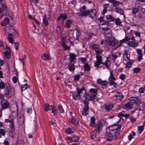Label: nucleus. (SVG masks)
Returning a JSON list of instances; mask_svg holds the SVG:
<instances>
[{
	"mask_svg": "<svg viewBox=\"0 0 145 145\" xmlns=\"http://www.w3.org/2000/svg\"><path fill=\"white\" fill-rule=\"evenodd\" d=\"M102 29L103 33L106 37L109 38L112 36V32L109 28L102 27Z\"/></svg>",
	"mask_w": 145,
	"mask_h": 145,
	"instance_id": "1a4fd4ad",
	"label": "nucleus"
},
{
	"mask_svg": "<svg viewBox=\"0 0 145 145\" xmlns=\"http://www.w3.org/2000/svg\"><path fill=\"white\" fill-rule=\"evenodd\" d=\"M129 36H126L125 38L123 40L120 41V44H119V46L122 44L126 42L127 44V43L128 41L129 40Z\"/></svg>",
	"mask_w": 145,
	"mask_h": 145,
	"instance_id": "e433bc0d",
	"label": "nucleus"
},
{
	"mask_svg": "<svg viewBox=\"0 0 145 145\" xmlns=\"http://www.w3.org/2000/svg\"><path fill=\"white\" fill-rule=\"evenodd\" d=\"M98 133L97 132H95L94 131L91 133V137L92 139H94L96 137V133Z\"/></svg>",
	"mask_w": 145,
	"mask_h": 145,
	"instance_id": "bf43d9fd",
	"label": "nucleus"
},
{
	"mask_svg": "<svg viewBox=\"0 0 145 145\" xmlns=\"http://www.w3.org/2000/svg\"><path fill=\"white\" fill-rule=\"evenodd\" d=\"M107 44L109 46L112 47L115 46L114 48V49H117L119 46L118 45V41L116 40H112V39H109L107 40Z\"/></svg>",
	"mask_w": 145,
	"mask_h": 145,
	"instance_id": "9b49d317",
	"label": "nucleus"
},
{
	"mask_svg": "<svg viewBox=\"0 0 145 145\" xmlns=\"http://www.w3.org/2000/svg\"><path fill=\"white\" fill-rule=\"evenodd\" d=\"M141 70V69L140 68H136L133 69V72L135 73H138Z\"/></svg>",
	"mask_w": 145,
	"mask_h": 145,
	"instance_id": "774afa93",
	"label": "nucleus"
},
{
	"mask_svg": "<svg viewBox=\"0 0 145 145\" xmlns=\"http://www.w3.org/2000/svg\"><path fill=\"white\" fill-rule=\"evenodd\" d=\"M57 109L60 113H64V110L63 109L62 105L60 104H59L57 106Z\"/></svg>",
	"mask_w": 145,
	"mask_h": 145,
	"instance_id": "37998d69",
	"label": "nucleus"
},
{
	"mask_svg": "<svg viewBox=\"0 0 145 145\" xmlns=\"http://www.w3.org/2000/svg\"><path fill=\"white\" fill-rule=\"evenodd\" d=\"M83 74V73L81 72L80 74L74 75V80L75 81H78L80 77V76L82 75Z\"/></svg>",
	"mask_w": 145,
	"mask_h": 145,
	"instance_id": "a19ab883",
	"label": "nucleus"
},
{
	"mask_svg": "<svg viewBox=\"0 0 145 145\" xmlns=\"http://www.w3.org/2000/svg\"><path fill=\"white\" fill-rule=\"evenodd\" d=\"M88 11L87 16L89 15V17L93 19L96 17V11L95 9H91L90 10H88Z\"/></svg>",
	"mask_w": 145,
	"mask_h": 145,
	"instance_id": "f8f14e48",
	"label": "nucleus"
},
{
	"mask_svg": "<svg viewBox=\"0 0 145 145\" xmlns=\"http://www.w3.org/2000/svg\"><path fill=\"white\" fill-rule=\"evenodd\" d=\"M137 17L139 19L143 20L145 19V14L142 13L139 14Z\"/></svg>",
	"mask_w": 145,
	"mask_h": 145,
	"instance_id": "680f3d73",
	"label": "nucleus"
},
{
	"mask_svg": "<svg viewBox=\"0 0 145 145\" xmlns=\"http://www.w3.org/2000/svg\"><path fill=\"white\" fill-rule=\"evenodd\" d=\"M90 48L92 50H95V51L99 48L98 45L95 44H92L90 45Z\"/></svg>",
	"mask_w": 145,
	"mask_h": 145,
	"instance_id": "c9c22d12",
	"label": "nucleus"
},
{
	"mask_svg": "<svg viewBox=\"0 0 145 145\" xmlns=\"http://www.w3.org/2000/svg\"><path fill=\"white\" fill-rule=\"evenodd\" d=\"M68 68L70 71L74 72L75 69L74 64L72 62H70L68 64Z\"/></svg>",
	"mask_w": 145,
	"mask_h": 145,
	"instance_id": "393cba45",
	"label": "nucleus"
},
{
	"mask_svg": "<svg viewBox=\"0 0 145 145\" xmlns=\"http://www.w3.org/2000/svg\"><path fill=\"white\" fill-rule=\"evenodd\" d=\"M15 125L10 126L8 129V134L12 138L15 137L16 133L15 131Z\"/></svg>",
	"mask_w": 145,
	"mask_h": 145,
	"instance_id": "ddd939ff",
	"label": "nucleus"
},
{
	"mask_svg": "<svg viewBox=\"0 0 145 145\" xmlns=\"http://www.w3.org/2000/svg\"><path fill=\"white\" fill-rule=\"evenodd\" d=\"M125 106L126 108L131 109L133 107V104L132 102H128L126 103L125 105Z\"/></svg>",
	"mask_w": 145,
	"mask_h": 145,
	"instance_id": "c03bdc74",
	"label": "nucleus"
},
{
	"mask_svg": "<svg viewBox=\"0 0 145 145\" xmlns=\"http://www.w3.org/2000/svg\"><path fill=\"white\" fill-rule=\"evenodd\" d=\"M21 90L22 91L25 90L27 88H29V86H28L27 84L24 85H22L21 86Z\"/></svg>",
	"mask_w": 145,
	"mask_h": 145,
	"instance_id": "3c124183",
	"label": "nucleus"
},
{
	"mask_svg": "<svg viewBox=\"0 0 145 145\" xmlns=\"http://www.w3.org/2000/svg\"><path fill=\"white\" fill-rule=\"evenodd\" d=\"M136 52L138 55H143L142 50L140 49H137L136 50Z\"/></svg>",
	"mask_w": 145,
	"mask_h": 145,
	"instance_id": "69168bd1",
	"label": "nucleus"
},
{
	"mask_svg": "<svg viewBox=\"0 0 145 145\" xmlns=\"http://www.w3.org/2000/svg\"><path fill=\"white\" fill-rule=\"evenodd\" d=\"M5 122L10 123V126H11L15 125L14 121L13 118L5 119Z\"/></svg>",
	"mask_w": 145,
	"mask_h": 145,
	"instance_id": "cd10ccee",
	"label": "nucleus"
},
{
	"mask_svg": "<svg viewBox=\"0 0 145 145\" xmlns=\"http://www.w3.org/2000/svg\"><path fill=\"white\" fill-rule=\"evenodd\" d=\"M8 29L9 30L8 33V36L11 35L12 37H14L16 35L17 33V31L14 29V27L12 26H10L8 27H7L6 28L5 30H7Z\"/></svg>",
	"mask_w": 145,
	"mask_h": 145,
	"instance_id": "9d476101",
	"label": "nucleus"
},
{
	"mask_svg": "<svg viewBox=\"0 0 145 145\" xmlns=\"http://www.w3.org/2000/svg\"><path fill=\"white\" fill-rule=\"evenodd\" d=\"M25 121V117L24 115L20 116L18 119V121L19 125L21 126L23 125Z\"/></svg>",
	"mask_w": 145,
	"mask_h": 145,
	"instance_id": "412c9836",
	"label": "nucleus"
},
{
	"mask_svg": "<svg viewBox=\"0 0 145 145\" xmlns=\"http://www.w3.org/2000/svg\"><path fill=\"white\" fill-rule=\"evenodd\" d=\"M72 97L74 99L78 100L80 98V96L77 91L76 92H72Z\"/></svg>",
	"mask_w": 145,
	"mask_h": 145,
	"instance_id": "bb28decb",
	"label": "nucleus"
},
{
	"mask_svg": "<svg viewBox=\"0 0 145 145\" xmlns=\"http://www.w3.org/2000/svg\"><path fill=\"white\" fill-rule=\"evenodd\" d=\"M109 4H105L103 5V9L102 12L103 14H104L107 11V8L109 6Z\"/></svg>",
	"mask_w": 145,
	"mask_h": 145,
	"instance_id": "7c9ffc66",
	"label": "nucleus"
},
{
	"mask_svg": "<svg viewBox=\"0 0 145 145\" xmlns=\"http://www.w3.org/2000/svg\"><path fill=\"white\" fill-rule=\"evenodd\" d=\"M103 125L102 122L101 121H99L94 126V127L95 129L94 130L95 132H97L99 134L101 132L103 129Z\"/></svg>",
	"mask_w": 145,
	"mask_h": 145,
	"instance_id": "39448f33",
	"label": "nucleus"
},
{
	"mask_svg": "<svg viewBox=\"0 0 145 145\" xmlns=\"http://www.w3.org/2000/svg\"><path fill=\"white\" fill-rule=\"evenodd\" d=\"M113 107V105L111 104H105L103 108L106 111L109 112L112 110Z\"/></svg>",
	"mask_w": 145,
	"mask_h": 145,
	"instance_id": "dca6fc26",
	"label": "nucleus"
},
{
	"mask_svg": "<svg viewBox=\"0 0 145 145\" xmlns=\"http://www.w3.org/2000/svg\"><path fill=\"white\" fill-rule=\"evenodd\" d=\"M65 132L67 134H70L73 132V129L69 128L65 130Z\"/></svg>",
	"mask_w": 145,
	"mask_h": 145,
	"instance_id": "6e6d98bb",
	"label": "nucleus"
},
{
	"mask_svg": "<svg viewBox=\"0 0 145 145\" xmlns=\"http://www.w3.org/2000/svg\"><path fill=\"white\" fill-rule=\"evenodd\" d=\"M83 67L84 68V71H89L91 70L90 67L88 63L84 65Z\"/></svg>",
	"mask_w": 145,
	"mask_h": 145,
	"instance_id": "79ce46f5",
	"label": "nucleus"
},
{
	"mask_svg": "<svg viewBox=\"0 0 145 145\" xmlns=\"http://www.w3.org/2000/svg\"><path fill=\"white\" fill-rule=\"evenodd\" d=\"M129 40H128L129 41L127 43V44L128 46L134 48L137 47L138 46V44L136 42L134 37H131L129 36Z\"/></svg>",
	"mask_w": 145,
	"mask_h": 145,
	"instance_id": "20e7f679",
	"label": "nucleus"
},
{
	"mask_svg": "<svg viewBox=\"0 0 145 145\" xmlns=\"http://www.w3.org/2000/svg\"><path fill=\"white\" fill-rule=\"evenodd\" d=\"M113 127L114 126L110 127L106 130L105 135V138L107 141H111L113 139L114 133L113 130Z\"/></svg>",
	"mask_w": 145,
	"mask_h": 145,
	"instance_id": "f03ea898",
	"label": "nucleus"
},
{
	"mask_svg": "<svg viewBox=\"0 0 145 145\" xmlns=\"http://www.w3.org/2000/svg\"><path fill=\"white\" fill-rule=\"evenodd\" d=\"M98 84L100 85L104 86L103 88L105 87L107 85V81L105 80H103L101 79H98L97 80Z\"/></svg>",
	"mask_w": 145,
	"mask_h": 145,
	"instance_id": "aec40b11",
	"label": "nucleus"
},
{
	"mask_svg": "<svg viewBox=\"0 0 145 145\" xmlns=\"http://www.w3.org/2000/svg\"><path fill=\"white\" fill-rule=\"evenodd\" d=\"M62 45L64 50H69L70 48V47L69 46H67L65 42L62 43Z\"/></svg>",
	"mask_w": 145,
	"mask_h": 145,
	"instance_id": "49530a36",
	"label": "nucleus"
},
{
	"mask_svg": "<svg viewBox=\"0 0 145 145\" xmlns=\"http://www.w3.org/2000/svg\"><path fill=\"white\" fill-rule=\"evenodd\" d=\"M115 119L116 122L114 124L115 125H118L120 121L121 120V118H120L119 116L116 117L115 118Z\"/></svg>",
	"mask_w": 145,
	"mask_h": 145,
	"instance_id": "603ef678",
	"label": "nucleus"
},
{
	"mask_svg": "<svg viewBox=\"0 0 145 145\" xmlns=\"http://www.w3.org/2000/svg\"><path fill=\"white\" fill-rule=\"evenodd\" d=\"M4 54L5 57L7 59H9L11 55L10 51H6L4 52Z\"/></svg>",
	"mask_w": 145,
	"mask_h": 145,
	"instance_id": "de8ad7c7",
	"label": "nucleus"
},
{
	"mask_svg": "<svg viewBox=\"0 0 145 145\" xmlns=\"http://www.w3.org/2000/svg\"><path fill=\"white\" fill-rule=\"evenodd\" d=\"M113 131L114 134V138L115 140H117L120 137V133L121 131V127L119 126L116 129H114L113 127Z\"/></svg>",
	"mask_w": 145,
	"mask_h": 145,
	"instance_id": "423d86ee",
	"label": "nucleus"
},
{
	"mask_svg": "<svg viewBox=\"0 0 145 145\" xmlns=\"http://www.w3.org/2000/svg\"><path fill=\"white\" fill-rule=\"evenodd\" d=\"M76 90L80 96H81V93H83V91H84V92H85L86 91L84 87H83L82 88L80 89L77 88Z\"/></svg>",
	"mask_w": 145,
	"mask_h": 145,
	"instance_id": "864d4df0",
	"label": "nucleus"
},
{
	"mask_svg": "<svg viewBox=\"0 0 145 145\" xmlns=\"http://www.w3.org/2000/svg\"><path fill=\"white\" fill-rule=\"evenodd\" d=\"M70 114L71 117L70 118L71 119L72 123L74 125H77L79 123V121L76 118H75L72 116V112H70Z\"/></svg>",
	"mask_w": 145,
	"mask_h": 145,
	"instance_id": "4468645a",
	"label": "nucleus"
},
{
	"mask_svg": "<svg viewBox=\"0 0 145 145\" xmlns=\"http://www.w3.org/2000/svg\"><path fill=\"white\" fill-rule=\"evenodd\" d=\"M115 11L119 13L120 14H123V12L122 9L121 8L118 7H116L115 9Z\"/></svg>",
	"mask_w": 145,
	"mask_h": 145,
	"instance_id": "f704fd0d",
	"label": "nucleus"
},
{
	"mask_svg": "<svg viewBox=\"0 0 145 145\" xmlns=\"http://www.w3.org/2000/svg\"><path fill=\"white\" fill-rule=\"evenodd\" d=\"M115 21V23L117 25H120L122 23V22L121 21L120 19L119 18H117Z\"/></svg>",
	"mask_w": 145,
	"mask_h": 145,
	"instance_id": "052dcab7",
	"label": "nucleus"
},
{
	"mask_svg": "<svg viewBox=\"0 0 145 145\" xmlns=\"http://www.w3.org/2000/svg\"><path fill=\"white\" fill-rule=\"evenodd\" d=\"M72 137V142H77L79 140V137L76 136H74Z\"/></svg>",
	"mask_w": 145,
	"mask_h": 145,
	"instance_id": "4d7b16f0",
	"label": "nucleus"
},
{
	"mask_svg": "<svg viewBox=\"0 0 145 145\" xmlns=\"http://www.w3.org/2000/svg\"><path fill=\"white\" fill-rule=\"evenodd\" d=\"M144 129V126L142 125L138 127V134H140L143 131Z\"/></svg>",
	"mask_w": 145,
	"mask_h": 145,
	"instance_id": "09e8293b",
	"label": "nucleus"
},
{
	"mask_svg": "<svg viewBox=\"0 0 145 145\" xmlns=\"http://www.w3.org/2000/svg\"><path fill=\"white\" fill-rule=\"evenodd\" d=\"M6 132V130L3 129H0V134L4 136Z\"/></svg>",
	"mask_w": 145,
	"mask_h": 145,
	"instance_id": "338daca9",
	"label": "nucleus"
},
{
	"mask_svg": "<svg viewBox=\"0 0 145 145\" xmlns=\"http://www.w3.org/2000/svg\"><path fill=\"white\" fill-rule=\"evenodd\" d=\"M132 60H129L128 61H124L123 62V63L126 65V69H129L131 67L133 62Z\"/></svg>",
	"mask_w": 145,
	"mask_h": 145,
	"instance_id": "f3484780",
	"label": "nucleus"
},
{
	"mask_svg": "<svg viewBox=\"0 0 145 145\" xmlns=\"http://www.w3.org/2000/svg\"><path fill=\"white\" fill-rule=\"evenodd\" d=\"M116 78L114 77V74H113L112 71L111 70L110 71V75L108 78V80H116Z\"/></svg>",
	"mask_w": 145,
	"mask_h": 145,
	"instance_id": "58836bf2",
	"label": "nucleus"
},
{
	"mask_svg": "<svg viewBox=\"0 0 145 145\" xmlns=\"http://www.w3.org/2000/svg\"><path fill=\"white\" fill-rule=\"evenodd\" d=\"M117 115L121 119L122 117H124L127 119L129 117L130 114H125V112L123 111L118 114Z\"/></svg>",
	"mask_w": 145,
	"mask_h": 145,
	"instance_id": "a211bd4d",
	"label": "nucleus"
},
{
	"mask_svg": "<svg viewBox=\"0 0 145 145\" xmlns=\"http://www.w3.org/2000/svg\"><path fill=\"white\" fill-rule=\"evenodd\" d=\"M86 7L85 6H83L80 8V12L78 13L79 16L81 17H86L87 16L88 11L87 10H85Z\"/></svg>",
	"mask_w": 145,
	"mask_h": 145,
	"instance_id": "0eeeda50",
	"label": "nucleus"
},
{
	"mask_svg": "<svg viewBox=\"0 0 145 145\" xmlns=\"http://www.w3.org/2000/svg\"><path fill=\"white\" fill-rule=\"evenodd\" d=\"M95 118L94 117H92L90 118L91 122L90 124V126L91 127H94L95 124Z\"/></svg>",
	"mask_w": 145,
	"mask_h": 145,
	"instance_id": "4c0bfd02",
	"label": "nucleus"
},
{
	"mask_svg": "<svg viewBox=\"0 0 145 145\" xmlns=\"http://www.w3.org/2000/svg\"><path fill=\"white\" fill-rule=\"evenodd\" d=\"M67 16L65 14L61 13L57 18V20L59 21L61 19L65 20L67 19Z\"/></svg>",
	"mask_w": 145,
	"mask_h": 145,
	"instance_id": "b1692460",
	"label": "nucleus"
},
{
	"mask_svg": "<svg viewBox=\"0 0 145 145\" xmlns=\"http://www.w3.org/2000/svg\"><path fill=\"white\" fill-rule=\"evenodd\" d=\"M42 23L45 26H47L49 25L48 20L47 19L46 15L45 14L43 19Z\"/></svg>",
	"mask_w": 145,
	"mask_h": 145,
	"instance_id": "2f4dec72",
	"label": "nucleus"
},
{
	"mask_svg": "<svg viewBox=\"0 0 145 145\" xmlns=\"http://www.w3.org/2000/svg\"><path fill=\"white\" fill-rule=\"evenodd\" d=\"M69 59L70 62L72 63L74 60L76 59V55L73 53L70 54Z\"/></svg>",
	"mask_w": 145,
	"mask_h": 145,
	"instance_id": "c85d7f7f",
	"label": "nucleus"
},
{
	"mask_svg": "<svg viewBox=\"0 0 145 145\" xmlns=\"http://www.w3.org/2000/svg\"><path fill=\"white\" fill-rule=\"evenodd\" d=\"M1 7H0V11L7 14V12L8 11L7 6L6 4L3 3H1Z\"/></svg>",
	"mask_w": 145,
	"mask_h": 145,
	"instance_id": "2eb2a0df",
	"label": "nucleus"
},
{
	"mask_svg": "<svg viewBox=\"0 0 145 145\" xmlns=\"http://www.w3.org/2000/svg\"><path fill=\"white\" fill-rule=\"evenodd\" d=\"M49 56L48 54L45 53L42 56V59L44 60H47L49 59Z\"/></svg>",
	"mask_w": 145,
	"mask_h": 145,
	"instance_id": "ea45409f",
	"label": "nucleus"
},
{
	"mask_svg": "<svg viewBox=\"0 0 145 145\" xmlns=\"http://www.w3.org/2000/svg\"><path fill=\"white\" fill-rule=\"evenodd\" d=\"M117 99L121 100L123 99L124 96L123 94L120 92H117L115 96Z\"/></svg>",
	"mask_w": 145,
	"mask_h": 145,
	"instance_id": "c756f323",
	"label": "nucleus"
},
{
	"mask_svg": "<svg viewBox=\"0 0 145 145\" xmlns=\"http://www.w3.org/2000/svg\"><path fill=\"white\" fill-rule=\"evenodd\" d=\"M12 37V36L11 35H9L8 36H8L7 37L8 39V41L9 42L11 43H14V40L12 37Z\"/></svg>",
	"mask_w": 145,
	"mask_h": 145,
	"instance_id": "e2e57ef3",
	"label": "nucleus"
},
{
	"mask_svg": "<svg viewBox=\"0 0 145 145\" xmlns=\"http://www.w3.org/2000/svg\"><path fill=\"white\" fill-rule=\"evenodd\" d=\"M80 60L81 61L84 65L88 63H87V59L85 57H81L80 58Z\"/></svg>",
	"mask_w": 145,
	"mask_h": 145,
	"instance_id": "13d9d810",
	"label": "nucleus"
},
{
	"mask_svg": "<svg viewBox=\"0 0 145 145\" xmlns=\"http://www.w3.org/2000/svg\"><path fill=\"white\" fill-rule=\"evenodd\" d=\"M106 24H107L108 22H114L115 21L114 18L110 15L108 14L106 16Z\"/></svg>",
	"mask_w": 145,
	"mask_h": 145,
	"instance_id": "4be33fe9",
	"label": "nucleus"
},
{
	"mask_svg": "<svg viewBox=\"0 0 145 145\" xmlns=\"http://www.w3.org/2000/svg\"><path fill=\"white\" fill-rule=\"evenodd\" d=\"M118 57V55L112 54H110L109 56L106 58V59H108L110 58L112 60H115Z\"/></svg>",
	"mask_w": 145,
	"mask_h": 145,
	"instance_id": "72a5a7b5",
	"label": "nucleus"
},
{
	"mask_svg": "<svg viewBox=\"0 0 145 145\" xmlns=\"http://www.w3.org/2000/svg\"><path fill=\"white\" fill-rule=\"evenodd\" d=\"M15 90L13 88L7 87L5 91V95L7 97L10 98L15 94Z\"/></svg>",
	"mask_w": 145,
	"mask_h": 145,
	"instance_id": "7ed1b4c3",
	"label": "nucleus"
},
{
	"mask_svg": "<svg viewBox=\"0 0 145 145\" xmlns=\"http://www.w3.org/2000/svg\"><path fill=\"white\" fill-rule=\"evenodd\" d=\"M51 106L48 103L45 104V110L46 111H50L51 110Z\"/></svg>",
	"mask_w": 145,
	"mask_h": 145,
	"instance_id": "a18cd8bd",
	"label": "nucleus"
},
{
	"mask_svg": "<svg viewBox=\"0 0 145 145\" xmlns=\"http://www.w3.org/2000/svg\"><path fill=\"white\" fill-rule=\"evenodd\" d=\"M114 80H111L109 81V84L110 86H113L116 88L117 86V83L115 82L114 81Z\"/></svg>",
	"mask_w": 145,
	"mask_h": 145,
	"instance_id": "8fccbe9b",
	"label": "nucleus"
},
{
	"mask_svg": "<svg viewBox=\"0 0 145 145\" xmlns=\"http://www.w3.org/2000/svg\"><path fill=\"white\" fill-rule=\"evenodd\" d=\"M9 19L8 17L5 18L1 23V25L2 26H5L9 24Z\"/></svg>",
	"mask_w": 145,
	"mask_h": 145,
	"instance_id": "5701e85b",
	"label": "nucleus"
},
{
	"mask_svg": "<svg viewBox=\"0 0 145 145\" xmlns=\"http://www.w3.org/2000/svg\"><path fill=\"white\" fill-rule=\"evenodd\" d=\"M130 54H128L127 50H125L123 54V62L124 61H128L129 60H131L130 59Z\"/></svg>",
	"mask_w": 145,
	"mask_h": 145,
	"instance_id": "6ab92c4d",
	"label": "nucleus"
},
{
	"mask_svg": "<svg viewBox=\"0 0 145 145\" xmlns=\"http://www.w3.org/2000/svg\"><path fill=\"white\" fill-rule=\"evenodd\" d=\"M73 23L72 21L70 19H67L65 21V26L66 28H70Z\"/></svg>",
	"mask_w": 145,
	"mask_h": 145,
	"instance_id": "a878e982",
	"label": "nucleus"
},
{
	"mask_svg": "<svg viewBox=\"0 0 145 145\" xmlns=\"http://www.w3.org/2000/svg\"><path fill=\"white\" fill-rule=\"evenodd\" d=\"M84 107L82 114L84 116H86L88 115L89 113V102L84 100Z\"/></svg>",
	"mask_w": 145,
	"mask_h": 145,
	"instance_id": "6e6552de",
	"label": "nucleus"
},
{
	"mask_svg": "<svg viewBox=\"0 0 145 145\" xmlns=\"http://www.w3.org/2000/svg\"><path fill=\"white\" fill-rule=\"evenodd\" d=\"M97 89H90L88 93H85L83 95V97H85L84 100L88 102L89 100H93L96 101L97 100Z\"/></svg>",
	"mask_w": 145,
	"mask_h": 145,
	"instance_id": "f257e3e1",
	"label": "nucleus"
},
{
	"mask_svg": "<svg viewBox=\"0 0 145 145\" xmlns=\"http://www.w3.org/2000/svg\"><path fill=\"white\" fill-rule=\"evenodd\" d=\"M9 102L8 101H6L5 102H4L2 104V108L3 109L8 108L9 107Z\"/></svg>",
	"mask_w": 145,
	"mask_h": 145,
	"instance_id": "473e14b6",
	"label": "nucleus"
},
{
	"mask_svg": "<svg viewBox=\"0 0 145 145\" xmlns=\"http://www.w3.org/2000/svg\"><path fill=\"white\" fill-rule=\"evenodd\" d=\"M96 53V56H101L102 54V51L99 48L95 51Z\"/></svg>",
	"mask_w": 145,
	"mask_h": 145,
	"instance_id": "5fc2aeb1",
	"label": "nucleus"
},
{
	"mask_svg": "<svg viewBox=\"0 0 145 145\" xmlns=\"http://www.w3.org/2000/svg\"><path fill=\"white\" fill-rule=\"evenodd\" d=\"M104 18L103 16L100 17L99 18H98V20H99L101 23H103L102 24H106V22L105 21H104L103 20Z\"/></svg>",
	"mask_w": 145,
	"mask_h": 145,
	"instance_id": "0e129e2a",
	"label": "nucleus"
}]
</instances>
